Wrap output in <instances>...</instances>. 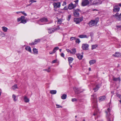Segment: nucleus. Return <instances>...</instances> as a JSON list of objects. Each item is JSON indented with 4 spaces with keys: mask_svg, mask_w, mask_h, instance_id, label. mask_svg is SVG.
I'll use <instances>...</instances> for the list:
<instances>
[{
    "mask_svg": "<svg viewBox=\"0 0 121 121\" xmlns=\"http://www.w3.org/2000/svg\"><path fill=\"white\" fill-rule=\"evenodd\" d=\"M61 56L64 57V55L63 53H62L61 54Z\"/></svg>",
    "mask_w": 121,
    "mask_h": 121,
    "instance_id": "obj_48",
    "label": "nucleus"
},
{
    "mask_svg": "<svg viewBox=\"0 0 121 121\" xmlns=\"http://www.w3.org/2000/svg\"><path fill=\"white\" fill-rule=\"evenodd\" d=\"M96 61L95 60H92L90 61L89 63L90 65H92L95 63Z\"/></svg>",
    "mask_w": 121,
    "mask_h": 121,
    "instance_id": "obj_23",
    "label": "nucleus"
},
{
    "mask_svg": "<svg viewBox=\"0 0 121 121\" xmlns=\"http://www.w3.org/2000/svg\"><path fill=\"white\" fill-rule=\"evenodd\" d=\"M12 98L13 99V100L14 101H17V99H16V97L15 95H13Z\"/></svg>",
    "mask_w": 121,
    "mask_h": 121,
    "instance_id": "obj_35",
    "label": "nucleus"
},
{
    "mask_svg": "<svg viewBox=\"0 0 121 121\" xmlns=\"http://www.w3.org/2000/svg\"><path fill=\"white\" fill-rule=\"evenodd\" d=\"M67 97V95L66 94H64L61 96V98L62 99H65Z\"/></svg>",
    "mask_w": 121,
    "mask_h": 121,
    "instance_id": "obj_29",
    "label": "nucleus"
},
{
    "mask_svg": "<svg viewBox=\"0 0 121 121\" xmlns=\"http://www.w3.org/2000/svg\"><path fill=\"white\" fill-rule=\"evenodd\" d=\"M43 70L46 71L48 72H50L51 71L50 68V67H48V69H44Z\"/></svg>",
    "mask_w": 121,
    "mask_h": 121,
    "instance_id": "obj_37",
    "label": "nucleus"
},
{
    "mask_svg": "<svg viewBox=\"0 0 121 121\" xmlns=\"http://www.w3.org/2000/svg\"><path fill=\"white\" fill-rule=\"evenodd\" d=\"M97 47V44L93 45H92L91 49L92 50L94 49L95 48Z\"/></svg>",
    "mask_w": 121,
    "mask_h": 121,
    "instance_id": "obj_30",
    "label": "nucleus"
},
{
    "mask_svg": "<svg viewBox=\"0 0 121 121\" xmlns=\"http://www.w3.org/2000/svg\"><path fill=\"white\" fill-rule=\"evenodd\" d=\"M89 45L86 43L83 44L82 45V49L85 50H88V49Z\"/></svg>",
    "mask_w": 121,
    "mask_h": 121,
    "instance_id": "obj_4",
    "label": "nucleus"
},
{
    "mask_svg": "<svg viewBox=\"0 0 121 121\" xmlns=\"http://www.w3.org/2000/svg\"><path fill=\"white\" fill-rule=\"evenodd\" d=\"M76 41L75 42L76 43H79L80 42V39H75Z\"/></svg>",
    "mask_w": 121,
    "mask_h": 121,
    "instance_id": "obj_38",
    "label": "nucleus"
},
{
    "mask_svg": "<svg viewBox=\"0 0 121 121\" xmlns=\"http://www.w3.org/2000/svg\"><path fill=\"white\" fill-rule=\"evenodd\" d=\"M59 49V48L58 47H56L53 50V51L55 53L56 51L58 50Z\"/></svg>",
    "mask_w": 121,
    "mask_h": 121,
    "instance_id": "obj_36",
    "label": "nucleus"
},
{
    "mask_svg": "<svg viewBox=\"0 0 121 121\" xmlns=\"http://www.w3.org/2000/svg\"><path fill=\"white\" fill-rule=\"evenodd\" d=\"M24 101L25 103H28L29 101V99L26 96H25L23 98Z\"/></svg>",
    "mask_w": 121,
    "mask_h": 121,
    "instance_id": "obj_15",
    "label": "nucleus"
},
{
    "mask_svg": "<svg viewBox=\"0 0 121 121\" xmlns=\"http://www.w3.org/2000/svg\"><path fill=\"white\" fill-rule=\"evenodd\" d=\"M71 15H69L68 16L67 18V20L68 21H69L70 20V19L71 18Z\"/></svg>",
    "mask_w": 121,
    "mask_h": 121,
    "instance_id": "obj_39",
    "label": "nucleus"
},
{
    "mask_svg": "<svg viewBox=\"0 0 121 121\" xmlns=\"http://www.w3.org/2000/svg\"><path fill=\"white\" fill-rule=\"evenodd\" d=\"M56 62V60H54L52 61V63H55Z\"/></svg>",
    "mask_w": 121,
    "mask_h": 121,
    "instance_id": "obj_53",
    "label": "nucleus"
},
{
    "mask_svg": "<svg viewBox=\"0 0 121 121\" xmlns=\"http://www.w3.org/2000/svg\"><path fill=\"white\" fill-rule=\"evenodd\" d=\"M119 6L121 7V3H119Z\"/></svg>",
    "mask_w": 121,
    "mask_h": 121,
    "instance_id": "obj_56",
    "label": "nucleus"
},
{
    "mask_svg": "<svg viewBox=\"0 0 121 121\" xmlns=\"http://www.w3.org/2000/svg\"><path fill=\"white\" fill-rule=\"evenodd\" d=\"M25 49L29 52L30 53L31 52V50L30 47L27 46L25 48Z\"/></svg>",
    "mask_w": 121,
    "mask_h": 121,
    "instance_id": "obj_19",
    "label": "nucleus"
},
{
    "mask_svg": "<svg viewBox=\"0 0 121 121\" xmlns=\"http://www.w3.org/2000/svg\"><path fill=\"white\" fill-rule=\"evenodd\" d=\"M21 13H22V14L24 15L25 16H27V14L26 13H25L24 11L21 12Z\"/></svg>",
    "mask_w": 121,
    "mask_h": 121,
    "instance_id": "obj_42",
    "label": "nucleus"
},
{
    "mask_svg": "<svg viewBox=\"0 0 121 121\" xmlns=\"http://www.w3.org/2000/svg\"><path fill=\"white\" fill-rule=\"evenodd\" d=\"M89 71H90L91 70V68H90L89 69Z\"/></svg>",
    "mask_w": 121,
    "mask_h": 121,
    "instance_id": "obj_60",
    "label": "nucleus"
},
{
    "mask_svg": "<svg viewBox=\"0 0 121 121\" xmlns=\"http://www.w3.org/2000/svg\"><path fill=\"white\" fill-rule=\"evenodd\" d=\"M75 117H77V116H75Z\"/></svg>",
    "mask_w": 121,
    "mask_h": 121,
    "instance_id": "obj_63",
    "label": "nucleus"
},
{
    "mask_svg": "<svg viewBox=\"0 0 121 121\" xmlns=\"http://www.w3.org/2000/svg\"><path fill=\"white\" fill-rule=\"evenodd\" d=\"M66 50L69 53L71 54V50H69L68 49H66Z\"/></svg>",
    "mask_w": 121,
    "mask_h": 121,
    "instance_id": "obj_44",
    "label": "nucleus"
},
{
    "mask_svg": "<svg viewBox=\"0 0 121 121\" xmlns=\"http://www.w3.org/2000/svg\"><path fill=\"white\" fill-rule=\"evenodd\" d=\"M90 36H91L93 35V33L91 32L90 33Z\"/></svg>",
    "mask_w": 121,
    "mask_h": 121,
    "instance_id": "obj_54",
    "label": "nucleus"
},
{
    "mask_svg": "<svg viewBox=\"0 0 121 121\" xmlns=\"http://www.w3.org/2000/svg\"><path fill=\"white\" fill-rule=\"evenodd\" d=\"M56 108H62V107L60 105H59L58 104H56Z\"/></svg>",
    "mask_w": 121,
    "mask_h": 121,
    "instance_id": "obj_40",
    "label": "nucleus"
},
{
    "mask_svg": "<svg viewBox=\"0 0 121 121\" xmlns=\"http://www.w3.org/2000/svg\"><path fill=\"white\" fill-rule=\"evenodd\" d=\"M99 86L98 85H97L93 89V90H94V91L95 92L99 89Z\"/></svg>",
    "mask_w": 121,
    "mask_h": 121,
    "instance_id": "obj_27",
    "label": "nucleus"
},
{
    "mask_svg": "<svg viewBox=\"0 0 121 121\" xmlns=\"http://www.w3.org/2000/svg\"><path fill=\"white\" fill-rule=\"evenodd\" d=\"M2 30L4 32H6L8 30V29L6 27L3 26L2 27Z\"/></svg>",
    "mask_w": 121,
    "mask_h": 121,
    "instance_id": "obj_28",
    "label": "nucleus"
},
{
    "mask_svg": "<svg viewBox=\"0 0 121 121\" xmlns=\"http://www.w3.org/2000/svg\"><path fill=\"white\" fill-rule=\"evenodd\" d=\"M55 30H53L52 29H49L48 30V32L50 34L53 32Z\"/></svg>",
    "mask_w": 121,
    "mask_h": 121,
    "instance_id": "obj_32",
    "label": "nucleus"
},
{
    "mask_svg": "<svg viewBox=\"0 0 121 121\" xmlns=\"http://www.w3.org/2000/svg\"><path fill=\"white\" fill-rule=\"evenodd\" d=\"M61 49H60V52H61Z\"/></svg>",
    "mask_w": 121,
    "mask_h": 121,
    "instance_id": "obj_62",
    "label": "nucleus"
},
{
    "mask_svg": "<svg viewBox=\"0 0 121 121\" xmlns=\"http://www.w3.org/2000/svg\"><path fill=\"white\" fill-rule=\"evenodd\" d=\"M120 8L117 6H116L114 7L113 11L114 12H118L119 11Z\"/></svg>",
    "mask_w": 121,
    "mask_h": 121,
    "instance_id": "obj_8",
    "label": "nucleus"
},
{
    "mask_svg": "<svg viewBox=\"0 0 121 121\" xmlns=\"http://www.w3.org/2000/svg\"><path fill=\"white\" fill-rule=\"evenodd\" d=\"M83 121H85V119H84Z\"/></svg>",
    "mask_w": 121,
    "mask_h": 121,
    "instance_id": "obj_64",
    "label": "nucleus"
},
{
    "mask_svg": "<svg viewBox=\"0 0 121 121\" xmlns=\"http://www.w3.org/2000/svg\"><path fill=\"white\" fill-rule=\"evenodd\" d=\"M54 53L53 51L52 52H49V53L50 54H52Z\"/></svg>",
    "mask_w": 121,
    "mask_h": 121,
    "instance_id": "obj_52",
    "label": "nucleus"
},
{
    "mask_svg": "<svg viewBox=\"0 0 121 121\" xmlns=\"http://www.w3.org/2000/svg\"><path fill=\"white\" fill-rule=\"evenodd\" d=\"M77 57L79 60H81L82 59L83 57V56L79 54H76Z\"/></svg>",
    "mask_w": 121,
    "mask_h": 121,
    "instance_id": "obj_17",
    "label": "nucleus"
},
{
    "mask_svg": "<svg viewBox=\"0 0 121 121\" xmlns=\"http://www.w3.org/2000/svg\"><path fill=\"white\" fill-rule=\"evenodd\" d=\"M99 20V18H96L95 20H91L89 22L88 24L89 26L92 27L96 25L98 23Z\"/></svg>",
    "mask_w": 121,
    "mask_h": 121,
    "instance_id": "obj_2",
    "label": "nucleus"
},
{
    "mask_svg": "<svg viewBox=\"0 0 121 121\" xmlns=\"http://www.w3.org/2000/svg\"><path fill=\"white\" fill-rule=\"evenodd\" d=\"M93 101L94 102L96 103L97 102V99H96V98Z\"/></svg>",
    "mask_w": 121,
    "mask_h": 121,
    "instance_id": "obj_49",
    "label": "nucleus"
},
{
    "mask_svg": "<svg viewBox=\"0 0 121 121\" xmlns=\"http://www.w3.org/2000/svg\"><path fill=\"white\" fill-rule=\"evenodd\" d=\"M54 8H59L60 6V2L54 3L53 4Z\"/></svg>",
    "mask_w": 121,
    "mask_h": 121,
    "instance_id": "obj_9",
    "label": "nucleus"
},
{
    "mask_svg": "<svg viewBox=\"0 0 121 121\" xmlns=\"http://www.w3.org/2000/svg\"><path fill=\"white\" fill-rule=\"evenodd\" d=\"M76 52V50L75 48H73L71 50V54H74Z\"/></svg>",
    "mask_w": 121,
    "mask_h": 121,
    "instance_id": "obj_21",
    "label": "nucleus"
},
{
    "mask_svg": "<svg viewBox=\"0 0 121 121\" xmlns=\"http://www.w3.org/2000/svg\"><path fill=\"white\" fill-rule=\"evenodd\" d=\"M31 4H31H29V5H27V6H26V7H27V6H28L30 5Z\"/></svg>",
    "mask_w": 121,
    "mask_h": 121,
    "instance_id": "obj_61",
    "label": "nucleus"
},
{
    "mask_svg": "<svg viewBox=\"0 0 121 121\" xmlns=\"http://www.w3.org/2000/svg\"><path fill=\"white\" fill-rule=\"evenodd\" d=\"M113 80L114 81H120V78H115V77H113Z\"/></svg>",
    "mask_w": 121,
    "mask_h": 121,
    "instance_id": "obj_26",
    "label": "nucleus"
},
{
    "mask_svg": "<svg viewBox=\"0 0 121 121\" xmlns=\"http://www.w3.org/2000/svg\"><path fill=\"white\" fill-rule=\"evenodd\" d=\"M64 4H65V5L66 4V3L65 2H64Z\"/></svg>",
    "mask_w": 121,
    "mask_h": 121,
    "instance_id": "obj_58",
    "label": "nucleus"
},
{
    "mask_svg": "<svg viewBox=\"0 0 121 121\" xmlns=\"http://www.w3.org/2000/svg\"><path fill=\"white\" fill-rule=\"evenodd\" d=\"M40 40L39 39H37L35 40V42H32V43H30V45H35L37 43L40 42Z\"/></svg>",
    "mask_w": 121,
    "mask_h": 121,
    "instance_id": "obj_13",
    "label": "nucleus"
},
{
    "mask_svg": "<svg viewBox=\"0 0 121 121\" xmlns=\"http://www.w3.org/2000/svg\"><path fill=\"white\" fill-rule=\"evenodd\" d=\"M5 35V34L2 31H0V36L2 37H4Z\"/></svg>",
    "mask_w": 121,
    "mask_h": 121,
    "instance_id": "obj_31",
    "label": "nucleus"
},
{
    "mask_svg": "<svg viewBox=\"0 0 121 121\" xmlns=\"http://www.w3.org/2000/svg\"><path fill=\"white\" fill-rule=\"evenodd\" d=\"M48 21L47 19L45 17H43L39 21V22H46Z\"/></svg>",
    "mask_w": 121,
    "mask_h": 121,
    "instance_id": "obj_10",
    "label": "nucleus"
},
{
    "mask_svg": "<svg viewBox=\"0 0 121 121\" xmlns=\"http://www.w3.org/2000/svg\"><path fill=\"white\" fill-rule=\"evenodd\" d=\"M79 37L80 38H88V36L87 35H79Z\"/></svg>",
    "mask_w": 121,
    "mask_h": 121,
    "instance_id": "obj_16",
    "label": "nucleus"
},
{
    "mask_svg": "<svg viewBox=\"0 0 121 121\" xmlns=\"http://www.w3.org/2000/svg\"><path fill=\"white\" fill-rule=\"evenodd\" d=\"M33 51L34 52V54H38V51L35 48H33Z\"/></svg>",
    "mask_w": 121,
    "mask_h": 121,
    "instance_id": "obj_25",
    "label": "nucleus"
},
{
    "mask_svg": "<svg viewBox=\"0 0 121 121\" xmlns=\"http://www.w3.org/2000/svg\"><path fill=\"white\" fill-rule=\"evenodd\" d=\"M16 13H17L18 14V13H21V12H16Z\"/></svg>",
    "mask_w": 121,
    "mask_h": 121,
    "instance_id": "obj_59",
    "label": "nucleus"
},
{
    "mask_svg": "<svg viewBox=\"0 0 121 121\" xmlns=\"http://www.w3.org/2000/svg\"><path fill=\"white\" fill-rule=\"evenodd\" d=\"M106 98L105 96H101L99 98V100L100 101H102L104 100Z\"/></svg>",
    "mask_w": 121,
    "mask_h": 121,
    "instance_id": "obj_20",
    "label": "nucleus"
},
{
    "mask_svg": "<svg viewBox=\"0 0 121 121\" xmlns=\"http://www.w3.org/2000/svg\"><path fill=\"white\" fill-rule=\"evenodd\" d=\"M74 90V91L75 93H76L77 94H79L80 92H81L82 91H79V89L76 87H75L74 88H73Z\"/></svg>",
    "mask_w": 121,
    "mask_h": 121,
    "instance_id": "obj_14",
    "label": "nucleus"
},
{
    "mask_svg": "<svg viewBox=\"0 0 121 121\" xmlns=\"http://www.w3.org/2000/svg\"><path fill=\"white\" fill-rule=\"evenodd\" d=\"M73 60V59L71 57H69L68 58V60L69 63V65L71 63H72Z\"/></svg>",
    "mask_w": 121,
    "mask_h": 121,
    "instance_id": "obj_22",
    "label": "nucleus"
},
{
    "mask_svg": "<svg viewBox=\"0 0 121 121\" xmlns=\"http://www.w3.org/2000/svg\"><path fill=\"white\" fill-rule=\"evenodd\" d=\"M63 19L62 18H57V23L58 24H60L62 23Z\"/></svg>",
    "mask_w": 121,
    "mask_h": 121,
    "instance_id": "obj_18",
    "label": "nucleus"
},
{
    "mask_svg": "<svg viewBox=\"0 0 121 121\" xmlns=\"http://www.w3.org/2000/svg\"><path fill=\"white\" fill-rule=\"evenodd\" d=\"M76 6V4L73 5L72 3H71L69 5L68 8L70 9H73Z\"/></svg>",
    "mask_w": 121,
    "mask_h": 121,
    "instance_id": "obj_7",
    "label": "nucleus"
},
{
    "mask_svg": "<svg viewBox=\"0 0 121 121\" xmlns=\"http://www.w3.org/2000/svg\"><path fill=\"white\" fill-rule=\"evenodd\" d=\"M97 114V113L96 112H95L93 114V115L94 116H95Z\"/></svg>",
    "mask_w": 121,
    "mask_h": 121,
    "instance_id": "obj_55",
    "label": "nucleus"
},
{
    "mask_svg": "<svg viewBox=\"0 0 121 121\" xmlns=\"http://www.w3.org/2000/svg\"><path fill=\"white\" fill-rule=\"evenodd\" d=\"M92 10L93 11H95V10L97 11L98 10L97 9H93Z\"/></svg>",
    "mask_w": 121,
    "mask_h": 121,
    "instance_id": "obj_57",
    "label": "nucleus"
},
{
    "mask_svg": "<svg viewBox=\"0 0 121 121\" xmlns=\"http://www.w3.org/2000/svg\"><path fill=\"white\" fill-rule=\"evenodd\" d=\"M18 87L17 84H15L13 85L12 87V89L13 90H14L16 89H18Z\"/></svg>",
    "mask_w": 121,
    "mask_h": 121,
    "instance_id": "obj_24",
    "label": "nucleus"
},
{
    "mask_svg": "<svg viewBox=\"0 0 121 121\" xmlns=\"http://www.w3.org/2000/svg\"><path fill=\"white\" fill-rule=\"evenodd\" d=\"M79 10L77 9L73 11V14L75 16L77 17L79 16V13L78 11Z\"/></svg>",
    "mask_w": 121,
    "mask_h": 121,
    "instance_id": "obj_11",
    "label": "nucleus"
},
{
    "mask_svg": "<svg viewBox=\"0 0 121 121\" xmlns=\"http://www.w3.org/2000/svg\"><path fill=\"white\" fill-rule=\"evenodd\" d=\"M56 90H51L50 91V93L52 94H55L56 93Z\"/></svg>",
    "mask_w": 121,
    "mask_h": 121,
    "instance_id": "obj_33",
    "label": "nucleus"
},
{
    "mask_svg": "<svg viewBox=\"0 0 121 121\" xmlns=\"http://www.w3.org/2000/svg\"><path fill=\"white\" fill-rule=\"evenodd\" d=\"M74 2H75L76 4H77L78 2V0H76V1H74Z\"/></svg>",
    "mask_w": 121,
    "mask_h": 121,
    "instance_id": "obj_51",
    "label": "nucleus"
},
{
    "mask_svg": "<svg viewBox=\"0 0 121 121\" xmlns=\"http://www.w3.org/2000/svg\"><path fill=\"white\" fill-rule=\"evenodd\" d=\"M27 22V21L26 20L24 19L22 20L21 21L20 23H23L25 24Z\"/></svg>",
    "mask_w": 121,
    "mask_h": 121,
    "instance_id": "obj_34",
    "label": "nucleus"
},
{
    "mask_svg": "<svg viewBox=\"0 0 121 121\" xmlns=\"http://www.w3.org/2000/svg\"><path fill=\"white\" fill-rule=\"evenodd\" d=\"M76 38L75 37H71L70 38V40L71 41H72L73 40H75Z\"/></svg>",
    "mask_w": 121,
    "mask_h": 121,
    "instance_id": "obj_41",
    "label": "nucleus"
},
{
    "mask_svg": "<svg viewBox=\"0 0 121 121\" xmlns=\"http://www.w3.org/2000/svg\"><path fill=\"white\" fill-rule=\"evenodd\" d=\"M21 21V19L20 17L18 18L17 19V22H19L20 21Z\"/></svg>",
    "mask_w": 121,
    "mask_h": 121,
    "instance_id": "obj_47",
    "label": "nucleus"
},
{
    "mask_svg": "<svg viewBox=\"0 0 121 121\" xmlns=\"http://www.w3.org/2000/svg\"><path fill=\"white\" fill-rule=\"evenodd\" d=\"M89 3V1L88 0H82V4L83 6L87 5Z\"/></svg>",
    "mask_w": 121,
    "mask_h": 121,
    "instance_id": "obj_5",
    "label": "nucleus"
},
{
    "mask_svg": "<svg viewBox=\"0 0 121 121\" xmlns=\"http://www.w3.org/2000/svg\"><path fill=\"white\" fill-rule=\"evenodd\" d=\"M117 28H121V26H117Z\"/></svg>",
    "mask_w": 121,
    "mask_h": 121,
    "instance_id": "obj_50",
    "label": "nucleus"
},
{
    "mask_svg": "<svg viewBox=\"0 0 121 121\" xmlns=\"http://www.w3.org/2000/svg\"><path fill=\"white\" fill-rule=\"evenodd\" d=\"M72 101L73 102L76 101H77V99L75 98L72 99Z\"/></svg>",
    "mask_w": 121,
    "mask_h": 121,
    "instance_id": "obj_43",
    "label": "nucleus"
},
{
    "mask_svg": "<svg viewBox=\"0 0 121 121\" xmlns=\"http://www.w3.org/2000/svg\"><path fill=\"white\" fill-rule=\"evenodd\" d=\"M111 109L108 108L107 110L105 112L106 114V117L108 121H113V117L111 116L110 114Z\"/></svg>",
    "mask_w": 121,
    "mask_h": 121,
    "instance_id": "obj_1",
    "label": "nucleus"
},
{
    "mask_svg": "<svg viewBox=\"0 0 121 121\" xmlns=\"http://www.w3.org/2000/svg\"><path fill=\"white\" fill-rule=\"evenodd\" d=\"M36 2V0H31L30 1V2H31V3H33L34 2Z\"/></svg>",
    "mask_w": 121,
    "mask_h": 121,
    "instance_id": "obj_45",
    "label": "nucleus"
},
{
    "mask_svg": "<svg viewBox=\"0 0 121 121\" xmlns=\"http://www.w3.org/2000/svg\"><path fill=\"white\" fill-rule=\"evenodd\" d=\"M112 56L115 57L121 56V53H120L118 52H116L114 54L112 55Z\"/></svg>",
    "mask_w": 121,
    "mask_h": 121,
    "instance_id": "obj_12",
    "label": "nucleus"
},
{
    "mask_svg": "<svg viewBox=\"0 0 121 121\" xmlns=\"http://www.w3.org/2000/svg\"><path fill=\"white\" fill-rule=\"evenodd\" d=\"M82 20V19L81 18H75L74 19V21L77 24L79 23Z\"/></svg>",
    "mask_w": 121,
    "mask_h": 121,
    "instance_id": "obj_6",
    "label": "nucleus"
},
{
    "mask_svg": "<svg viewBox=\"0 0 121 121\" xmlns=\"http://www.w3.org/2000/svg\"><path fill=\"white\" fill-rule=\"evenodd\" d=\"M21 20H23L25 18V17L24 16H22L20 17Z\"/></svg>",
    "mask_w": 121,
    "mask_h": 121,
    "instance_id": "obj_46",
    "label": "nucleus"
},
{
    "mask_svg": "<svg viewBox=\"0 0 121 121\" xmlns=\"http://www.w3.org/2000/svg\"><path fill=\"white\" fill-rule=\"evenodd\" d=\"M113 16L117 20L119 21H121V13L119 15V14L117 13L113 15Z\"/></svg>",
    "mask_w": 121,
    "mask_h": 121,
    "instance_id": "obj_3",
    "label": "nucleus"
}]
</instances>
